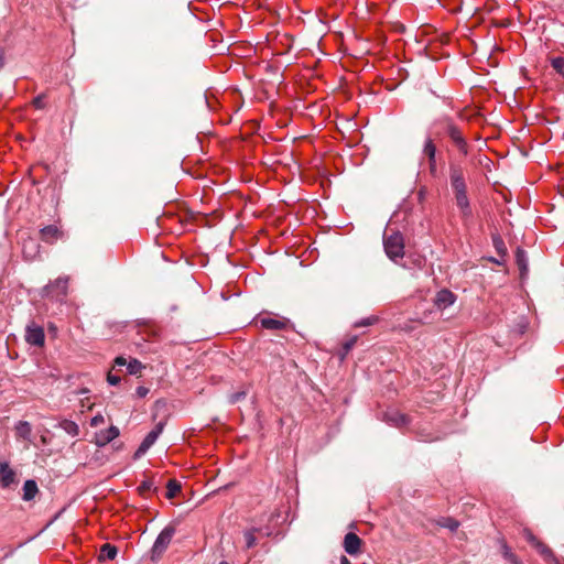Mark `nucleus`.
Listing matches in <instances>:
<instances>
[{"label": "nucleus", "mask_w": 564, "mask_h": 564, "mask_svg": "<svg viewBox=\"0 0 564 564\" xmlns=\"http://www.w3.org/2000/svg\"><path fill=\"white\" fill-rule=\"evenodd\" d=\"M262 328L269 330H280L285 329L290 325V321L285 317H261L258 319Z\"/></svg>", "instance_id": "nucleus-9"}, {"label": "nucleus", "mask_w": 564, "mask_h": 564, "mask_svg": "<svg viewBox=\"0 0 564 564\" xmlns=\"http://www.w3.org/2000/svg\"><path fill=\"white\" fill-rule=\"evenodd\" d=\"M456 205L460 210L462 217L468 219L471 217V208L467 193L455 194Z\"/></svg>", "instance_id": "nucleus-16"}, {"label": "nucleus", "mask_w": 564, "mask_h": 564, "mask_svg": "<svg viewBox=\"0 0 564 564\" xmlns=\"http://www.w3.org/2000/svg\"><path fill=\"white\" fill-rule=\"evenodd\" d=\"M107 381L110 386H117L120 382V377L109 371L107 375Z\"/></svg>", "instance_id": "nucleus-33"}, {"label": "nucleus", "mask_w": 564, "mask_h": 564, "mask_svg": "<svg viewBox=\"0 0 564 564\" xmlns=\"http://www.w3.org/2000/svg\"><path fill=\"white\" fill-rule=\"evenodd\" d=\"M494 242H495V246H496L497 250L500 252L501 248L503 247L502 240L497 238V239H494Z\"/></svg>", "instance_id": "nucleus-36"}, {"label": "nucleus", "mask_w": 564, "mask_h": 564, "mask_svg": "<svg viewBox=\"0 0 564 564\" xmlns=\"http://www.w3.org/2000/svg\"><path fill=\"white\" fill-rule=\"evenodd\" d=\"M127 366V370L130 375H138L143 369V365L138 359H131L129 362L123 357H117L115 359V367Z\"/></svg>", "instance_id": "nucleus-15"}, {"label": "nucleus", "mask_w": 564, "mask_h": 564, "mask_svg": "<svg viewBox=\"0 0 564 564\" xmlns=\"http://www.w3.org/2000/svg\"><path fill=\"white\" fill-rule=\"evenodd\" d=\"M527 540L529 543L534 546L540 554H542L545 558L552 557V551L542 542H540L531 532L527 533Z\"/></svg>", "instance_id": "nucleus-18"}, {"label": "nucleus", "mask_w": 564, "mask_h": 564, "mask_svg": "<svg viewBox=\"0 0 564 564\" xmlns=\"http://www.w3.org/2000/svg\"><path fill=\"white\" fill-rule=\"evenodd\" d=\"M25 340L34 346H43L45 341V335L42 327L32 325L28 326L26 334H25Z\"/></svg>", "instance_id": "nucleus-12"}, {"label": "nucleus", "mask_w": 564, "mask_h": 564, "mask_svg": "<svg viewBox=\"0 0 564 564\" xmlns=\"http://www.w3.org/2000/svg\"><path fill=\"white\" fill-rule=\"evenodd\" d=\"M105 423V417L102 414H96L91 420H90V425L93 427H97L98 425L100 424H104Z\"/></svg>", "instance_id": "nucleus-31"}, {"label": "nucleus", "mask_w": 564, "mask_h": 564, "mask_svg": "<svg viewBox=\"0 0 564 564\" xmlns=\"http://www.w3.org/2000/svg\"><path fill=\"white\" fill-rule=\"evenodd\" d=\"M153 482L151 480H144L139 486V490L141 494H145L152 489Z\"/></svg>", "instance_id": "nucleus-32"}, {"label": "nucleus", "mask_w": 564, "mask_h": 564, "mask_svg": "<svg viewBox=\"0 0 564 564\" xmlns=\"http://www.w3.org/2000/svg\"><path fill=\"white\" fill-rule=\"evenodd\" d=\"M119 434V429L111 425L109 429L96 433L95 444L99 447L106 446L108 443L117 438Z\"/></svg>", "instance_id": "nucleus-11"}, {"label": "nucleus", "mask_w": 564, "mask_h": 564, "mask_svg": "<svg viewBox=\"0 0 564 564\" xmlns=\"http://www.w3.org/2000/svg\"><path fill=\"white\" fill-rule=\"evenodd\" d=\"M219 564H228L227 562H220Z\"/></svg>", "instance_id": "nucleus-41"}, {"label": "nucleus", "mask_w": 564, "mask_h": 564, "mask_svg": "<svg viewBox=\"0 0 564 564\" xmlns=\"http://www.w3.org/2000/svg\"><path fill=\"white\" fill-rule=\"evenodd\" d=\"M377 321H378V317L369 316V317H366V318H362V319L356 322L355 326L356 327L370 326V325H373L375 323H377Z\"/></svg>", "instance_id": "nucleus-29"}, {"label": "nucleus", "mask_w": 564, "mask_h": 564, "mask_svg": "<svg viewBox=\"0 0 564 564\" xmlns=\"http://www.w3.org/2000/svg\"><path fill=\"white\" fill-rule=\"evenodd\" d=\"M62 235V231L55 225H48L40 231L41 239L46 243H54Z\"/></svg>", "instance_id": "nucleus-14"}, {"label": "nucleus", "mask_w": 564, "mask_h": 564, "mask_svg": "<svg viewBox=\"0 0 564 564\" xmlns=\"http://www.w3.org/2000/svg\"><path fill=\"white\" fill-rule=\"evenodd\" d=\"M19 482L17 471L8 462H0V487L11 489Z\"/></svg>", "instance_id": "nucleus-3"}, {"label": "nucleus", "mask_w": 564, "mask_h": 564, "mask_svg": "<svg viewBox=\"0 0 564 564\" xmlns=\"http://www.w3.org/2000/svg\"><path fill=\"white\" fill-rule=\"evenodd\" d=\"M239 398H240V395H235V397H232V400H231V401H232V402H236V401H238V400H239Z\"/></svg>", "instance_id": "nucleus-40"}, {"label": "nucleus", "mask_w": 564, "mask_h": 564, "mask_svg": "<svg viewBox=\"0 0 564 564\" xmlns=\"http://www.w3.org/2000/svg\"><path fill=\"white\" fill-rule=\"evenodd\" d=\"M551 65L561 76L564 77V58L563 57L558 56V57L552 58Z\"/></svg>", "instance_id": "nucleus-28"}, {"label": "nucleus", "mask_w": 564, "mask_h": 564, "mask_svg": "<svg viewBox=\"0 0 564 564\" xmlns=\"http://www.w3.org/2000/svg\"><path fill=\"white\" fill-rule=\"evenodd\" d=\"M437 524L443 528L449 529L452 532L457 530L459 523L453 518H442Z\"/></svg>", "instance_id": "nucleus-27"}, {"label": "nucleus", "mask_w": 564, "mask_h": 564, "mask_svg": "<svg viewBox=\"0 0 564 564\" xmlns=\"http://www.w3.org/2000/svg\"><path fill=\"white\" fill-rule=\"evenodd\" d=\"M58 426L70 436H77L79 433L78 425L74 421H70V420L61 421Z\"/></svg>", "instance_id": "nucleus-23"}, {"label": "nucleus", "mask_w": 564, "mask_h": 564, "mask_svg": "<svg viewBox=\"0 0 564 564\" xmlns=\"http://www.w3.org/2000/svg\"><path fill=\"white\" fill-rule=\"evenodd\" d=\"M517 264L522 273H524L528 270V262L525 258V252L521 249H518L517 254Z\"/></svg>", "instance_id": "nucleus-26"}, {"label": "nucleus", "mask_w": 564, "mask_h": 564, "mask_svg": "<svg viewBox=\"0 0 564 564\" xmlns=\"http://www.w3.org/2000/svg\"><path fill=\"white\" fill-rule=\"evenodd\" d=\"M33 105L39 109L43 108L44 107V97L37 96L36 98H34Z\"/></svg>", "instance_id": "nucleus-35"}, {"label": "nucleus", "mask_w": 564, "mask_h": 564, "mask_svg": "<svg viewBox=\"0 0 564 564\" xmlns=\"http://www.w3.org/2000/svg\"><path fill=\"white\" fill-rule=\"evenodd\" d=\"M68 278H58L45 286L44 292L47 296L63 300L67 294Z\"/></svg>", "instance_id": "nucleus-6"}, {"label": "nucleus", "mask_w": 564, "mask_h": 564, "mask_svg": "<svg viewBox=\"0 0 564 564\" xmlns=\"http://www.w3.org/2000/svg\"><path fill=\"white\" fill-rule=\"evenodd\" d=\"M163 429H164V423L163 422H159L153 427V430H151L147 434V436L144 437V440L142 441V443L140 444L139 448L135 452V456L137 457H140V456L144 455L148 452V449L156 442V440L159 438V436L163 432Z\"/></svg>", "instance_id": "nucleus-4"}, {"label": "nucleus", "mask_w": 564, "mask_h": 564, "mask_svg": "<svg viewBox=\"0 0 564 564\" xmlns=\"http://www.w3.org/2000/svg\"><path fill=\"white\" fill-rule=\"evenodd\" d=\"M457 296L449 290L443 289L438 291L434 299V305L438 310H445L456 302Z\"/></svg>", "instance_id": "nucleus-10"}, {"label": "nucleus", "mask_w": 564, "mask_h": 564, "mask_svg": "<svg viewBox=\"0 0 564 564\" xmlns=\"http://www.w3.org/2000/svg\"><path fill=\"white\" fill-rule=\"evenodd\" d=\"M340 564H351L350 561L346 556L340 557Z\"/></svg>", "instance_id": "nucleus-37"}, {"label": "nucleus", "mask_w": 564, "mask_h": 564, "mask_svg": "<svg viewBox=\"0 0 564 564\" xmlns=\"http://www.w3.org/2000/svg\"><path fill=\"white\" fill-rule=\"evenodd\" d=\"M14 431L18 438L31 443L32 426L28 421H19L15 424Z\"/></svg>", "instance_id": "nucleus-17"}, {"label": "nucleus", "mask_w": 564, "mask_h": 564, "mask_svg": "<svg viewBox=\"0 0 564 564\" xmlns=\"http://www.w3.org/2000/svg\"><path fill=\"white\" fill-rule=\"evenodd\" d=\"M422 154L425 156L429 161V169L430 173L432 175H435L437 172V165H436V145L434 141L427 137L424 141Z\"/></svg>", "instance_id": "nucleus-7"}, {"label": "nucleus", "mask_w": 564, "mask_h": 564, "mask_svg": "<svg viewBox=\"0 0 564 564\" xmlns=\"http://www.w3.org/2000/svg\"><path fill=\"white\" fill-rule=\"evenodd\" d=\"M39 491L37 485L34 480L29 479L23 485V500L30 501L32 500Z\"/></svg>", "instance_id": "nucleus-21"}, {"label": "nucleus", "mask_w": 564, "mask_h": 564, "mask_svg": "<svg viewBox=\"0 0 564 564\" xmlns=\"http://www.w3.org/2000/svg\"><path fill=\"white\" fill-rule=\"evenodd\" d=\"M361 546V539L352 533L349 532L344 538V549L349 555H356L360 552Z\"/></svg>", "instance_id": "nucleus-13"}, {"label": "nucleus", "mask_w": 564, "mask_h": 564, "mask_svg": "<svg viewBox=\"0 0 564 564\" xmlns=\"http://www.w3.org/2000/svg\"><path fill=\"white\" fill-rule=\"evenodd\" d=\"M356 341H357V337L354 336L344 343V345H343L344 352H343L341 357H345L350 351V349L355 346Z\"/></svg>", "instance_id": "nucleus-30"}, {"label": "nucleus", "mask_w": 564, "mask_h": 564, "mask_svg": "<svg viewBox=\"0 0 564 564\" xmlns=\"http://www.w3.org/2000/svg\"><path fill=\"white\" fill-rule=\"evenodd\" d=\"M386 254L394 262L404 257V239L400 231L388 228L383 234Z\"/></svg>", "instance_id": "nucleus-1"}, {"label": "nucleus", "mask_w": 564, "mask_h": 564, "mask_svg": "<svg viewBox=\"0 0 564 564\" xmlns=\"http://www.w3.org/2000/svg\"><path fill=\"white\" fill-rule=\"evenodd\" d=\"M509 558H510L514 564H520V563L517 561V558H516L512 554H510V555H509Z\"/></svg>", "instance_id": "nucleus-38"}, {"label": "nucleus", "mask_w": 564, "mask_h": 564, "mask_svg": "<svg viewBox=\"0 0 564 564\" xmlns=\"http://www.w3.org/2000/svg\"><path fill=\"white\" fill-rule=\"evenodd\" d=\"M175 533V529L171 525L165 527L158 535L152 549L151 558L158 560L166 551Z\"/></svg>", "instance_id": "nucleus-2"}, {"label": "nucleus", "mask_w": 564, "mask_h": 564, "mask_svg": "<svg viewBox=\"0 0 564 564\" xmlns=\"http://www.w3.org/2000/svg\"><path fill=\"white\" fill-rule=\"evenodd\" d=\"M181 491V485L175 479H170L166 484V498L173 499Z\"/></svg>", "instance_id": "nucleus-24"}, {"label": "nucleus", "mask_w": 564, "mask_h": 564, "mask_svg": "<svg viewBox=\"0 0 564 564\" xmlns=\"http://www.w3.org/2000/svg\"><path fill=\"white\" fill-rule=\"evenodd\" d=\"M260 531L258 528H252L243 533L247 549H251L257 544L256 532Z\"/></svg>", "instance_id": "nucleus-25"}, {"label": "nucleus", "mask_w": 564, "mask_h": 564, "mask_svg": "<svg viewBox=\"0 0 564 564\" xmlns=\"http://www.w3.org/2000/svg\"><path fill=\"white\" fill-rule=\"evenodd\" d=\"M117 553H118V550L115 545L106 543L100 547L99 560H101V561L115 560V557L117 556Z\"/></svg>", "instance_id": "nucleus-22"}, {"label": "nucleus", "mask_w": 564, "mask_h": 564, "mask_svg": "<svg viewBox=\"0 0 564 564\" xmlns=\"http://www.w3.org/2000/svg\"><path fill=\"white\" fill-rule=\"evenodd\" d=\"M39 250L40 246L33 239L23 242L22 252L26 260H33L39 253Z\"/></svg>", "instance_id": "nucleus-19"}, {"label": "nucleus", "mask_w": 564, "mask_h": 564, "mask_svg": "<svg viewBox=\"0 0 564 564\" xmlns=\"http://www.w3.org/2000/svg\"><path fill=\"white\" fill-rule=\"evenodd\" d=\"M446 133L454 143V145L457 148V150L462 154L466 155L468 153V144L462 131L455 124L448 122L446 126Z\"/></svg>", "instance_id": "nucleus-5"}, {"label": "nucleus", "mask_w": 564, "mask_h": 564, "mask_svg": "<svg viewBox=\"0 0 564 564\" xmlns=\"http://www.w3.org/2000/svg\"><path fill=\"white\" fill-rule=\"evenodd\" d=\"M449 178L454 194L467 193L462 167L456 165L451 166Z\"/></svg>", "instance_id": "nucleus-8"}, {"label": "nucleus", "mask_w": 564, "mask_h": 564, "mask_svg": "<svg viewBox=\"0 0 564 564\" xmlns=\"http://www.w3.org/2000/svg\"><path fill=\"white\" fill-rule=\"evenodd\" d=\"M3 64V55H2V52L0 51V67L2 66Z\"/></svg>", "instance_id": "nucleus-39"}, {"label": "nucleus", "mask_w": 564, "mask_h": 564, "mask_svg": "<svg viewBox=\"0 0 564 564\" xmlns=\"http://www.w3.org/2000/svg\"><path fill=\"white\" fill-rule=\"evenodd\" d=\"M386 421L392 425L398 426V427L406 425L409 423L408 416L400 412L387 413Z\"/></svg>", "instance_id": "nucleus-20"}, {"label": "nucleus", "mask_w": 564, "mask_h": 564, "mask_svg": "<svg viewBox=\"0 0 564 564\" xmlns=\"http://www.w3.org/2000/svg\"><path fill=\"white\" fill-rule=\"evenodd\" d=\"M148 393H149V389L143 386L138 387L135 390V394L139 398H144V397H147Z\"/></svg>", "instance_id": "nucleus-34"}]
</instances>
